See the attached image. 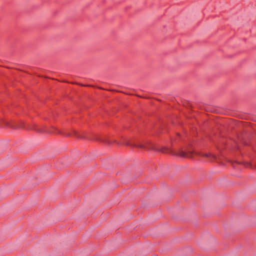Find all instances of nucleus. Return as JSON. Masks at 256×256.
Masks as SVG:
<instances>
[{"instance_id": "f257e3e1", "label": "nucleus", "mask_w": 256, "mask_h": 256, "mask_svg": "<svg viewBox=\"0 0 256 256\" xmlns=\"http://www.w3.org/2000/svg\"><path fill=\"white\" fill-rule=\"evenodd\" d=\"M160 150L163 152H171L174 154L180 156L182 158H192L194 155H196L208 158L210 161H212L213 160L216 158L215 156L212 155L210 153L202 154L196 151H189L188 152H184L181 150H179L178 152H173L170 150L166 148H164Z\"/></svg>"}, {"instance_id": "f03ea898", "label": "nucleus", "mask_w": 256, "mask_h": 256, "mask_svg": "<svg viewBox=\"0 0 256 256\" xmlns=\"http://www.w3.org/2000/svg\"><path fill=\"white\" fill-rule=\"evenodd\" d=\"M124 145L126 146H133L139 148H146V149H152L153 148L152 147H149L147 146L144 145L143 144H131L129 142L126 141L123 144Z\"/></svg>"}]
</instances>
